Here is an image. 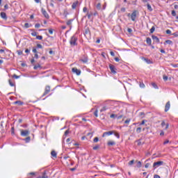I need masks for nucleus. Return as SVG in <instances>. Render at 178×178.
<instances>
[{"label": "nucleus", "mask_w": 178, "mask_h": 178, "mask_svg": "<svg viewBox=\"0 0 178 178\" xmlns=\"http://www.w3.org/2000/svg\"><path fill=\"white\" fill-rule=\"evenodd\" d=\"M98 148H99V145H96V146L93 147V149L95 151H96V149H98Z\"/></svg>", "instance_id": "603ef678"}, {"label": "nucleus", "mask_w": 178, "mask_h": 178, "mask_svg": "<svg viewBox=\"0 0 178 178\" xmlns=\"http://www.w3.org/2000/svg\"><path fill=\"white\" fill-rule=\"evenodd\" d=\"M165 130H168V129H169V124H166L165 123V121H162L161 127H165Z\"/></svg>", "instance_id": "f3484780"}, {"label": "nucleus", "mask_w": 178, "mask_h": 178, "mask_svg": "<svg viewBox=\"0 0 178 178\" xmlns=\"http://www.w3.org/2000/svg\"><path fill=\"white\" fill-rule=\"evenodd\" d=\"M109 109V107L104 106L103 108L100 110V112H105V111H108Z\"/></svg>", "instance_id": "aec40b11"}, {"label": "nucleus", "mask_w": 178, "mask_h": 178, "mask_svg": "<svg viewBox=\"0 0 178 178\" xmlns=\"http://www.w3.org/2000/svg\"><path fill=\"white\" fill-rule=\"evenodd\" d=\"M115 133V131H106L103 134L102 137H106V136H112Z\"/></svg>", "instance_id": "6e6552de"}, {"label": "nucleus", "mask_w": 178, "mask_h": 178, "mask_svg": "<svg viewBox=\"0 0 178 178\" xmlns=\"http://www.w3.org/2000/svg\"><path fill=\"white\" fill-rule=\"evenodd\" d=\"M40 26L41 25L40 24H35V29H40Z\"/></svg>", "instance_id": "09e8293b"}, {"label": "nucleus", "mask_w": 178, "mask_h": 178, "mask_svg": "<svg viewBox=\"0 0 178 178\" xmlns=\"http://www.w3.org/2000/svg\"><path fill=\"white\" fill-rule=\"evenodd\" d=\"M136 133H138V134H140V133H141V127H138L136 129Z\"/></svg>", "instance_id": "e433bc0d"}, {"label": "nucleus", "mask_w": 178, "mask_h": 178, "mask_svg": "<svg viewBox=\"0 0 178 178\" xmlns=\"http://www.w3.org/2000/svg\"><path fill=\"white\" fill-rule=\"evenodd\" d=\"M94 115L96 118H98V110H96L95 112H94Z\"/></svg>", "instance_id": "79ce46f5"}, {"label": "nucleus", "mask_w": 178, "mask_h": 178, "mask_svg": "<svg viewBox=\"0 0 178 178\" xmlns=\"http://www.w3.org/2000/svg\"><path fill=\"white\" fill-rule=\"evenodd\" d=\"M166 34H172V31L169 29L165 31Z\"/></svg>", "instance_id": "3c124183"}, {"label": "nucleus", "mask_w": 178, "mask_h": 178, "mask_svg": "<svg viewBox=\"0 0 178 178\" xmlns=\"http://www.w3.org/2000/svg\"><path fill=\"white\" fill-rule=\"evenodd\" d=\"M0 16L4 20H7V19H8V17L6 16V13H5L3 12L1 13Z\"/></svg>", "instance_id": "dca6fc26"}, {"label": "nucleus", "mask_w": 178, "mask_h": 178, "mask_svg": "<svg viewBox=\"0 0 178 178\" xmlns=\"http://www.w3.org/2000/svg\"><path fill=\"white\" fill-rule=\"evenodd\" d=\"M42 13L46 19H49V15H48V13H47V10H45L44 8H42Z\"/></svg>", "instance_id": "9d476101"}, {"label": "nucleus", "mask_w": 178, "mask_h": 178, "mask_svg": "<svg viewBox=\"0 0 178 178\" xmlns=\"http://www.w3.org/2000/svg\"><path fill=\"white\" fill-rule=\"evenodd\" d=\"M72 72L73 73H76V74H77V76H80V74H81V71L80 70H78L76 67L72 68Z\"/></svg>", "instance_id": "1a4fd4ad"}, {"label": "nucleus", "mask_w": 178, "mask_h": 178, "mask_svg": "<svg viewBox=\"0 0 178 178\" xmlns=\"http://www.w3.org/2000/svg\"><path fill=\"white\" fill-rule=\"evenodd\" d=\"M4 9L6 10V9H9V6L8 4H6L4 6Z\"/></svg>", "instance_id": "13d9d810"}, {"label": "nucleus", "mask_w": 178, "mask_h": 178, "mask_svg": "<svg viewBox=\"0 0 178 178\" xmlns=\"http://www.w3.org/2000/svg\"><path fill=\"white\" fill-rule=\"evenodd\" d=\"M29 134H30V131H29V129L21 130V136H22V137H27Z\"/></svg>", "instance_id": "39448f33"}, {"label": "nucleus", "mask_w": 178, "mask_h": 178, "mask_svg": "<svg viewBox=\"0 0 178 178\" xmlns=\"http://www.w3.org/2000/svg\"><path fill=\"white\" fill-rule=\"evenodd\" d=\"M108 67L111 73H113V74H116V67H115V65L110 64Z\"/></svg>", "instance_id": "423d86ee"}, {"label": "nucleus", "mask_w": 178, "mask_h": 178, "mask_svg": "<svg viewBox=\"0 0 178 178\" xmlns=\"http://www.w3.org/2000/svg\"><path fill=\"white\" fill-rule=\"evenodd\" d=\"M79 6V1H74L72 5V9H76V8H77Z\"/></svg>", "instance_id": "ddd939ff"}, {"label": "nucleus", "mask_w": 178, "mask_h": 178, "mask_svg": "<svg viewBox=\"0 0 178 178\" xmlns=\"http://www.w3.org/2000/svg\"><path fill=\"white\" fill-rule=\"evenodd\" d=\"M97 9H98V10H101V3H98L96 6Z\"/></svg>", "instance_id": "473e14b6"}, {"label": "nucleus", "mask_w": 178, "mask_h": 178, "mask_svg": "<svg viewBox=\"0 0 178 178\" xmlns=\"http://www.w3.org/2000/svg\"><path fill=\"white\" fill-rule=\"evenodd\" d=\"M51 92V86H47L44 89V92L42 95V97H45V95H48Z\"/></svg>", "instance_id": "f03ea898"}, {"label": "nucleus", "mask_w": 178, "mask_h": 178, "mask_svg": "<svg viewBox=\"0 0 178 178\" xmlns=\"http://www.w3.org/2000/svg\"><path fill=\"white\" fill-rule=\"evenodd\" d=\"M152 86L154 88H155L156 90H158V86L156 85V83H152Z\"/></svg>", "instance_id": "7c9ffc66"}, {"label": "nucleus", "mask_w": 178, "mask_h": 178, "mask_svg": "<svg viewBox=\"0 0 178 178\" xmlns=\"http://www.w3.org/2000/svg\"><path fill=\"white\" fill-rule=\"evenodd\" d=\"M144 87H145V85L144 83H140V88H144Z\"/></svg>", "instance_id": "5fc2aeb1"}, {"label": "nucleus", "mask_w": 178, "mask_h": 178, "mask_svg": "<svg viewBox=\"0 0 178 178\" xmlns=\"http://www.w3.org/2000/svg\"><path fill=\"white\" fill-rule=\"evenodd\" d=\"M31 140V138L30 136H28L26 137L25 139H24V141L26 143H30V140Z\"/></svg>", "instance_id": "c85d7f7f"}, {"label": "nucleus", "mask_w": 178, "mask_h": 178, "mask_svg": "<svg viewBox=\"0 0 178 178\" xmlns=\"http://www.w3.org/2000/svg\"><path fill=\"white\" fill-rule=\"evenodd\" d=\"M36 39L41 40H42V36H41V35H37V36H36Z\"/></svg>", "instance_id": "37998d69"}, {"label": "nucleus", "mask_w": 178, "mask_h": 178, "mask_svg": "<svg viewBox=\"0 0 178 178\" xmlns=\"http://www.w3.org/2000/svg\"><path fill=\"white\" fill-rule=\"evenodd\" d=\"M33 69H34V70H37L38 69H41V65L38 64V65H34Z\"/></svg>", "instance_id": "4be33fe9"}, {"label": "nucleus", "mask_w": 178, "mask_h": 178, "mask_svg": "<svg viewBox=\"0 0 178 178\" xmlns=\"http://www.w3.org/2000/svg\"><path fill=\"white\" fill-rule=\"evenodd\" d=\"M14 104L15 105L22 106V105H23V102H22V101H17V102H15Z\"/></svg>", "instance_id": "5701e85b"}, {"label": "nucleus", "mask_w": 178, "mask_h": 178, "mask_svg": "<svg viewBox=\"0 0 178 178\" xmlns=\"http://www.w3.org/2000/svg\"><path fill=\"white\" fill-rule=\"evenodd\" d=\"M73 20H74V19H69V20L67 22V23H66L67 26H72V23H73Z\"/></svg>", "instance_id": "a211bd4d"}, {"label": "nucleus", "mask_w": 178, "mask_h": 178, "mask_svg": "<svg viewBox=\"0 0 178 178\" xmlns=\"http://www.w3.org/2000/svg\"><path fill=\"white\" fill-rule=\"evenodd\" d=\"M113 134L115 136V137H117V138H120V135L119 134V133L114 131Z\"/></svg>", "instance_id": "72a5a7b5"}, {"label": "nucleus", "mask_w": 178, "mask_h": 178, "mask_svg": "<svg viewBox=\"0 0 178 178\" xmlns=\"http://www.w3.org/2000/svg\"><path fill=\"white\" fill-rule=\"evenodd\" d=\"M155 31V26H152V29H150V33L152 34Z\"/></svg>", "instance_id": "4c0bfd02"}, {"label": "nucleus", "mask_w": 178, "mask_h": 178, "mask_svg": "<svg viewBox=\"0 0 178 178\" xmlns=\"http://www.w3.org/2000/svg\"><path fill=\"white\" fill-rule=\"evenodd\" d=\"M51 156H53V158H56V156H57L56 152H55L54 150H52L51 152Z\"/></svg>", "instance_id": "6ab92c4d"}, {"label": "nucleus", "mask_w": 178, "mask_h": 178, "mask_svg": "<svg viewBox=\"0 0 178 178\" xmlns=\"http://www.w3.org/2000/svg\"><path fill=\"white\" fill-rule=\"evenodd\" d=\"M36 175H37V172H29V173L27 174V177L28 178L35 177V176Z\"/></svg>", "instance_id": "f8f14e48"}, {"label": "nucleus", "mask_w": 178, "mask_h": 178, "mask_svg": "<svg viewBox=\"0 0 178 178\" xmlns=\"http://www.w3.org/2000/svg\"><path fill=\"white\" fill-rule=\"evenodd\" d=\"M134 160H131V161H130L129 163H128V165H129V166H131L132 165H134Z\"/></svg>", "instance_id": "c9c22d12"}, {"label": "nucleus", "mask_w": 178, "mask_h": 178, "mask_svg": "<svg viewBox=\"0 0 178 178\" xmlns=\"http://www.w3.org/2000/svg\"><path fill=\"white\" fill-rule=\"evenodd\" d=\"M165 44H168V45H173V42L170 40H165Z\"/></svg>", "instance_id": "b1692460"}, {"label": "nucleus", "mask_w": 178, "mask_h": 178, "mask_svg": "<svg viewBox=\"0 0 178 178\" xmlns=\"http://www.w3.org/2000/svg\"><path fill=\"white\" fill-rule=\"evenodd\" d=\"M130 119H127V120H125L124 123L125 124H129L130 123Z\"/></svg>", "instance_id": "de8ad7c7"}, {"label": "nucleus", "mask_w": 178, "mask_h": 178, "mask_svg": "<svg viewBox=\"0 0 178 178\" xmlns=\"http://www.w3.org/2000/svg\"><path fill=\"white\" fill-rule=\"evenodd\" d=\"M120 10H121V12L124 13V12H126V8H122L120 9Z\"/></svg>", "instance_id": "bf43d9fd"}, {"label": "nucleus", "mask_w": 178, "mask_h": 178, "mask_svg": "<svg viewBox=\"0 0 178 178\" xmlns=\"http://www.w3.org/2000/svg\"><path fill=\"white\" fill-rule=\"evenodd\" d=\"M144 60L146 62V63H152V61L148 58H144Z\"/></svg>", "instance_id": "2f4dec72"}, {"label": "nucleus", "mask_w": 178, "mask_h": 178, "mask_svg": "<svg viewBox=\"0 0 178 178\" xmlns=\"http://www.w3.org/2000/svg\"><path fill=\"white\" fill-rule=\"evenodd\" d=\"M32 51L34 54H37V49L33 48Z\"/></svg>", "instance_id": "69168bd1"}, {"label": "nucleus", "mask_w": 178, "mask_h": 178, "mask_svg": "<svg viewBox=\"0 0 178 178\" xmlns=\"http://www.w3.org/2000/svg\"><path fill=\"white\" fill-rule=\"evenodd\" d=\"M143 143H141V140H138V145H143Z\"/></svg>", "instance_id": "4d7b16f0"}, {"label": "nucleus", "mask_w": 178, "mask_h": 178, "mask_svg": "<svg viewBox=\"0 0 178 178\" xmlns=\"http://www.w3.org/2000/svg\"><path fill=\"white\" fill-rule=\"evenodd\" d=\"M163 79L164 81H168V76H163Z\"/></svg>", "instance_id": "864d4df0"}, {"label": "nucleus", "mask_w": 178, "mask_h": 178, "mask_svg": "<svg viewBox=\"0 0 178 178\" xmlns=\"http://www.w3.org/2000/svg\"><path fill=\"white\" fill-rule=\"evenodd\" d=\"M99 140V139L98 138V137H95V138H94L93 141H94V143H98Z\"/></svg>", "instance_id": "c03bdc74"}, {"label": "nucleus", "mask_w": 178, "mask_h": 178, "mask_svg": "<svg viewBox=\"0 0 178 178\" xmlns=\"http://www.w3.org/2000/svg\"><path fill=\"white\" fill-rule=\"evenodd\" d=\"M162 165H163V161H156L153 163V168L154 169H156V168H159Z\"/></svg>", "instance_id": "20e7f679"}, {"label": "nucleus", "mask_w": 178, "mask_h": 178, "mask_svg": "<svg viewBox=\"0 0 178 178\" xmlns=\"http://www.w3.org/2000/svg\"><path fill=\"white\" fill-rule=\"evenodd\" d=\"M107 145H108V147H112L113 145H116V143L113 140H109L108 143H107Z\"/></svg>", "instance_id": "2eb2a0df"}, {"label": "nucleus", "mask_w": 178, "mask_h": 178, "mask_svg": "<svg viewBox=\"0 0 178 178\" xmlns=\"http://www.w3.org/2000/svg\"><path fill=\"white\" fill-rule=\"evenodd\" d=\"M149 165H151V164L149 163H147L145 164V168H146V169L148 168H149Z\"/></svg>", "instance_id": "6e6d98bb"}, {"label": "nucleus", "mask_w": 178, "mask_h": 178, "mask_svg": "<svg viewBox=\"0 0 178 178\" xmlns=\"http://www.w3.org/2000/svg\"><path fill=\"white\" fill-rule=\"evenodd\" d=\"M127 31H128V33H132V32H133V29L129 28V29H127Z\"/></svg>", "instance_id": "e2e57ef3"}, {"label": "nucleus", "mask_w": 178, "mask_h": 178, "mask_svg": "<svg viewBox=\"0 0 178 178\" xmlns=\"http://www.w3.org/2000/svg\"><path fill=\"white\" fill-rule=\"evenodd\" d=\"M86 16L88 17V19H91V16H92V13H87Z\"/></svg>", "instance_id": "c756f323"}, {"label": "nucleus", "mask_w": 178, "mask_h": 178, "mask_svg": "<svg viewBox=\"0 0 178 178\" xmlns=\"http://www.w3.org/2000/svg\"><path fill=\"white\" fill-rule=\"evenodd\" d=\"M81 62H83V63H87L88 62V56L84 55L80 58Z\"/></svg>", "instance_id": "0eeeda50"}, {"label": "nucleus", "mask_w": 178, "mask_h": 178, "mask_svg": "<svg viewBox=\"0 0 178 178\" xmlns=\"http://www.w3.org/2000/svg\"><path fill=\"white\" fill-rule=\"evenodd\" d=\"M49 34H54V29H49Z\"/></svg>", "instance_id": "8fccbe9b"}, {"label": "nucleus", "mask_w": 178, "mask_h": 178, "mask_svg": "<svg viewBox=\"0 0 178 178\" xmlns=\"http://www.w3.org/2000/svg\"><path fill=\"white\" fill-rule=\"evenodd\" d=\"M83 12H84V13L87 12V7H84L83 8Z\"/></svg>", "instance_id": "774afa93"}, {"label": "nucleus", "mask_w": 178, "mask_h": 178, "mask_svg": "<svg viewBox=\"0 0 178 178\" xmlns=\"http://www.w3.org/2000/svg\"><path fill=\"white\" fill-rule=\"evenodd\" d=\"M67 15H69V12H67V10H64V12H63V16H65V17H67Z\"/></svg>", "instance_id": "bb28decb"}, {"label": "nucleus", "mask_w": 178, "mask_h": 178, "mask_svg": "<svg viewBox=\"0 0 178 178\" xmlns=\"http://www.w3.org/2000/svg\"><path fill=\"white\" fill-rule=\"evenodd\" d=\"M31 31H33L31 33V35H33V37H37V32L34 31V29H31Z\"/></svg>", "instance_id": "a878e982"}, {"label": "nucleus", "mask_w": 178, "mask_h": 178, "mask_svg": "<svg viewBox=\"0 0 178 178\" xmlns=\"http://www.w3.org/2000/svg\"><path fill=\"white\" fill-rule=\"evenodd\" d=\"M147 6L148 10L149 12H152L153 10H152V7H151V5L149 3H147Z\"/></svg>", "instance_id": "cd10ccee"}, {"label": "nucleus", "mask_w": 178, "mask_h": 178, "mask_svg": "<svg viewBox=\"0 0 178 178\" xmlns=\"http://www.w3.org/2000/svg\"><path fill=\"white\" fill-rule=\"evenodd\" d=\"M36 178H48V176L47 175V174L45 172H43L42 176H39Z\"/></svg>", "instance_id": "393cba45"}, {"label": "nucleus", "mask_w": 178, "mask_h": 178, "mask_svg": "<svg viewBox=\"0 0 178 178\" xmlns=\"http://www.w3.org/2000/svg\"><path fill=\"white\" fill-rule=\"evenodd\" d=\"M170 109V102H168L165 106V112H168Z\"/></svg>", "instance_id": "9b49d317"}, {"label": "nucleus", "mask_w": 178, "mask_h": 178, "mask_svg": "<svg viewBox=\"0 0 178 178\" xmlns=\"http://www.w3.org/2000/svg\"><path fill=\"white\" fill-rule=\"evenodd\" d=\"M146 42H147V44H148L151 47V45H152V40H151L150 38H147Z\"/></svg>", "instance_id": "412c9836"}, {"label": "nucleus", "mask_w": 178, "mask_h": 178, "mask_svg": "<svg viewBox=\"0 0 178 178\" xmlns=\"http://www.w3.org/2000/svg\"><path fill=\"white\" fill-rule=\"evenodd\" d=\"M8 81L11 87H15V83H13L10 79Z\"/></svg>", "instance_id": "f704fd0d"}, {"label": "nucleus", "mask_w": 178, "mask_h": 178, "mask_svg": "<svg viewBox=\"0 0 178 178\" xmlns=\"http://www.w3.org/2000/svg\"><path fill=\"white\" fill-rule=\"evenodd\" d=\"M137 13H138L137 10H134L133 13L131 14V19L132 20V22H136Z\"/></svg>", "instance_id": "7ed1b4c3"}, {"label": "nucleus", "mask_w": 178, "mask_h": 178, "mask_svg": "<svg viewBox=\"0 0 178 178\" xmlns=\"http://www.w3.org/2000/svg\"><path fill=\"white\" fill-rule=\"evenodd\" d=\"M172 35H174L175 37H178V33H177V32H176V33H172Z\"/></svg>", "instance_id": "680f3d73"}, {"label": "nucleus", "mask_w": 178, "mask_h": 178, "mask_svg": "<svg viewBox=\"0 0 178 178\" xmlns=\"http://www.w3.org/2000/svg\"><path fill=\"white\" fill-rule=\"evenodd\" d=\"M70 43L72 47L77 45V37H76V35H73L70 39Z\"/></svg>", "instance_id": "f257e3e1"}, {"label": "nucleus", "mask_w": 178, "mask_h": 178, "mask_svg": "<svg viewBox=\"0 0 178 178\" xmlns=\"http://www.w3.org/2000/svg\"><path fill=\"white\" fill-rule=\"evenodd\" d=\"M154 178H161V176H159L158 175H154Z\"/></svg>", "instance_id": "0e129e2a"}, {"label": "nucleus", "mask_w": 178, "mask_h": 178, "mask_svg": "<svg viewBox=\"0 0 178 178\" xmlns=\"http://www.w3.org/2000/svg\"><path fill=\"white\" fill-rule=\"evenodd\" d=\"M136 166L137 168H141V161H137Z\"/></svg>", "instance_id": "ea45409f"}, {"label": "nucleus", "mask_w": 178, "mask_h": 178, "mask_svg": "<svg viewBox=\"0 0 178 178\" xmlns=\"http://www.w3.org/2000/svg\"><path fill=\"white\" fill-rule=\"evenodd\" d=\"M70 131L69 130H67L65 131V136H67V134H69Z\"/></svg>", "instance_id": "338daca9"}, {"label": "nucleus", "mask_w": 178, "mask_h": 178, "mask_svg": "<svg viewBox=\"0 0 178 178\" xmlns=\"http://www.w3.org/2000/svg\"><path fill=\"white\" fill-rule=\"evenodd\" d=\"M37 47L42 49V45L40 44H37Z\"/></svg>", "instance_id": "052dcab7"}, {"label": "nucleus", "mask_w": 178, "mask_h": 178, "mask_svg": "<svg viewBox=\"0 0 178 178\" xmlns=\"http://www.w3.org/2000/svg\"><path fill=\"white\" fill-rule=\"evenodd\" d=\"M152 38L154 42H156L157 44L159 43V38L157 36L153 35Z\"/></svg>", "instance_id": "4468645a"}, {"label": "nucleus", "mask_w": 178, "mask_h": 178, "mask_svg": "<svg viewBox=\"0 0 178 178\" xmlns=\"http://www.w3.org/2000/svg\"><path fill=\"white\" fill-rule=\"evenodd\" d=\"M24 27H25V29H29V27H30V25L29 24V23H25Z\"/></svg>", "instance_id": "a18cd8bd"}, {"label": "nucleus", "mask_w": 178, "mask_h": 178, "mask_svg": "<svg viewBox=\"0 0 178 178\" xmlns=\"http://www.w3.org/2000/svg\"><path fill=\"white\" fill-rule=\"evenodd\" d=\"M171 15H172V16H174V17L176 16V11L172 10Z\"/></svg>", "instance_id": "49530a36"}, {"label": "nucleus", "mask_w": 178, "mask_h": 178, "mask_svg": "<svg viewBox=\"0 0 178 178\" xmlns=\"http://www.w3.org/2000/svg\"><path fill=\"white\" fill-rule=\"evenodd\" d=\"M110 118H111V119H115V118H118V115H115V114H111V115H110Z\"/></svg>", "instance_id": "58836bf2"}, {"label": "nucleus", "mask_w": 178, "mask_h": 178, "mask_svg": "<svg viewBox=\"0 0 178 178\" xmlns=\"http://www.w3.org/2000/svg\"><path fill=\"white\" fill-rule=\"evenodd\" d=\"M17 52L18 55H23V51L22 50H17Z\"/></svg>", "instance_id": "a19ab883"}]
</instances>
